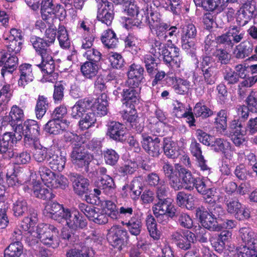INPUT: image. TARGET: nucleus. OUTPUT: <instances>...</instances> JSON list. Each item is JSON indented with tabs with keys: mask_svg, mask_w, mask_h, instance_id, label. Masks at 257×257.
Here are the masks:
<instances>
[{
	"mask_svg": "<svg viewBox=\"0 0 257 257\" xmlns=\"http://www.w3.org/2000/svg\"><path fill=\"white\" fill-rule=\"evenodd\" d=\"M27 203L23 198H19L14 202L13 211L15 216L23 215L27 211Z\"/></svg>",
	"mask_w": 257,
	"mask_h": 257,
	"instance_id": "e2e57ef3",
	"label": "nucleus"
},
{
	"mask_svg": "<svg viewBox=\"0 0 257 257\" xmlns=\"http://www.w3.org/2000/svg\"><path fill=\"white\" fill-rule=\"evenodd\" d=\"M255 245L246 244L236 248L238 257H257V249Z\"/></svg>",
	"mask_w": 257,
	"mask_h": 257,
	"instance_id": "4d7b16f0",
	"label": "nucleus"
},
{
	"mask_svg": "<svg viewBox=\"0 0 257 257\" xmlns=\"http://www.w3.org/2000/svg\"><path fill=\"white\" fill-rule=\"evenodd\" d=\"M38 172L44 185L48 188H52L55 174L44 166L40 167Z\"/></svg>",
	"mask_w": 257,
	"mask_h": 257,
	"instance_id": "ea45409f",
	"label": "nucleus"
},
{
	"mask_svg": "<svg viewBox=\"0 0 257 257\" xmlns=\"http://www.w3.org/2000/svg\"><path fill=\"white\" fill-rule=\"evenodd\" d=\"M253 48L249 44L242 42L236 46L233 54L237 59H243L248 56L252 52Z\"/></svg>",
	"mask_w": 257,
	"mask_h": 257,
	"instance_id": "49530a36",
	"label": "nucleus"
},
{
	"mask_svg": "<svg viewBox=\"0 0 257 257\" xmlns=\"http://www.w3.org/2000/svg\"><path fill=\"white\" fill-rule=\"evenodd\" d=\"M160 4L166 11H170L174 14L177 15L180 13V0H162Z\"/></svg>",
	"mask_w": 257,
	"mask_h": 257,
	"instance_id": "bf43d9fd",
	"label": "nucleus"
},
{
	"mask_svg": "<svg viewBox=\"0 0 257 257\" xmlns=\"http://www.w3.org/2000/svg\"><path fill=\"white\" fill-rule=\"evenodd\" d=\"M142 146L145 152L150 156L158 157L162 153V145L160 139L156 137H151L149 135L142 134Z\"/></svg>",
	"mask_w": 257,
	"mask_h": 257,
	"instance_id": "6e6552de",
	"label": "nucleus"
},
{
	"mask_svg": "<svg viewBox=\"0 0 257 257\" xmlns=\"http://www.w3.org/2000/svg\"><path fill=\"white\" fill-rule=\"evenodd\" d=\"M127 237V231L118 225H113L108 230L107 234V239L111 245L119 250L124 245L125 239Z\"/></svg>",
	"mask_w": 257,
	"mask_h": 257,
	"instance_id": "9b49d317",
	"label": "nucleus"
},
{
	"mask_svg": "<svg viewBox=\"0 0 257 257\" xmlns=\"http://www.w3.org/2000/svg\"><path fill=\"white\" fill-rule=\"evenodd\" d=\"M66 162V158L65 156L61 154L58 155L52 154L49 158L48 164L52 170L61 172L64 169Z\"/></svg>",
	"mask_w": 257,
	"mask_h": 257,
	"instance_id": "4c0bfd02",
	"label": "nucleus"
},
{
	"mask_svg": "<svg viewBox=\"0 0 257 257\" xmlns=\"http://www.w3.org/2000/svg\"><path fill=\"white\" fill-rule=\"evenodd\" d=\"M58 230L54 226L48 224H39L33 232L34 239L33 241H37V238L45 245H48L53 248L57 247L60 243Z\"/></svg>",
	"mask_w": 257,
	"mask_h": 257,
	"instance_id": "7ed1b4c3",
	"label": "nucleus"
},
{
	"mask_svg": "<svg viewBox=\"0 0 257 257\" xmlns=\"http://www.w3.org/2000/svg\"><path fill=\"white\" fill-rule=\"evenodd\" d=\"M191 83L189 81L179 78L177 80L174 88L176 93L179 94H184L191 89Z\"/></svg>",
	"mask_w": 257,
	"mask_h": 257,
	"instance_id": "0e129e2a",
	"label": "nucleus"
},
{
	"mask_svg": "<svg viewBox=\"0 0 257 257\" xmlns=\"http://www.w3.org/2000/svg\"><path fill=\"white\" fill-rule=\"evenodd\" d=\"M96 1L97 3V20L107 26L110 25L114 17L113 5L107 0Z\"/></svg>",
	"mask_w": 257,
	"mask_h": 257,
	"instance_id": "9d476101",
	"label": "nucleus"
},
{
	"mask_svg": "<svg viewBox=\"0 0 257 257\" xmlns=\"http://www.w3.org/2000/svg\"><path fill=\"white\" fill-rule=\"evenodd\" d=\"M35 177V175H31L28 184L24 188L25 190L33 194V195L37 198L44 200L53 199L54 195L51 192L52 188L49 189L46 188L45 185H43L40 180H36Z\"/></svg>",
	"mask_w": 257,
	"mask_h": 257,
	"instance_id": "423d86ee",
	"label": "nucleus"
},
{
	"mask_svg": "<svg viewBox=\"0 0 257 257\" xmlns=\"http://www.w3.org/2000/svg\"><path fill=\"white\" fill-rule=\"evenodd\" d=\"M146 223L150 236L154 240H159L161 236V232L157 228V224L155 218L151 215H148Z\"/></svg>",
	"mask_w": 257,
	"mask_h": 257,
	"instance_id": "79ce46f5",
	"label": "nucleus"
},
{
	"mask_svg": "<svg viewBox=\"0 0 257 257\" xmlns=\"http://www.w3.org/2000/svg\"><path fill=\"white\" fill-rule=\"evenodd\" d=\"M19 70L20 77L18 81V85L24 88L26 85L33 80L32 68L31 65L24 64L20 66Z\"/></svg>",
	"mask_w": 257,
	"mask_h": 257,
	"instance_id": "2f4dec72",
	"label": "nucleus"
},
{
	"mask_svg": "<svg viewBox=\"0 0 257 257\" xmlns=\"http://www.w3.org/2000/svg\"><path fill=\"white\" fill-rule=\"evenodd\" d=\"M48 106L47 98L43 95L38 96L36 107L35 112L38 118H42L45 114Z\"/></svg>",
	"mask_w": 257,
	"mask_h": 257,
	"instance_id": "5fc2aeb1",
	"label": "nucleus"
},
{
	"mask_svg": "<svg viewBox=\"0 0 257 257\" xmlns=\"http://www.w3.org/2000/svg\"><path fill=\"white\" fill-rule=\"evenodd\" d=\"M23 252L21 242L16 241L11 243L5 250V257H20Z\"/></svg>",
	"mask_w": 257,
	"mask_h": 257,
	"instance_id": "3c124183",
	"label": "nucleus"
},
{
	"mask_svg": "<svg viewBox=\"0 0 257 257\" xmlns=\"http://www.w3.org/2000/svg\"><path fill=\"white\" fill-rule=\"evenodd\" d=\"M40 135V126L38 122L33 119L26 120L23 124L17 126L15 133H6L0 140V153H10L11 148L21 140L22 135L24 136L26 144H32L38 141L37 137Z\"/></svg>",
	"mask_w": 257,
	"mask_h": 257,
	"instance_id": "f257e3e1",
	"label": "nucleus"
},
{
	"mask_svg": "<svg viewBox=\"0 0 257 257\" xmlns=\"http://www.w3.org/2000/svg\"><path fill=\"white\" fill-rule=\"evenodd\" d=\"M147 73L150 76H153L158 70L157 63L151 54L144 56L143 59Z\"/></svg>",
	"mask_w": 257,
	"mask_h": 257,
	"instance_id": "6e6d98bb",
	"label": "nucleus"
},
{
	"mask_svg": "<svg viewBox=\"0 0 257 257\" xmlns=\"http://www.w3.org/2000/svg\"><path fill=\"white\" fill-rule=\"evenodd\" d=\"M97 186L104 190L105 193L108 194L114 187V183L111 177L108 175L103 176L97 182Z\"/></svg>",
	"mask_w": 257,
	"mask_h": 257,
	"instance_id": "052dcab7",
	"label": "nucleus"
},
{
	"mask_svg": "<svg viewBox=\"0 0 257 257\" xmlns=\"http://www.w3.org/2000/svg\"><path fill=\"white\" fill-rule=\"evenodd\" d=\"M227 112L224 110H221L217 112L214 120V125L218 132H224L227 127Z\"/></svg>",
	"mask_w": 257,
	"mask_h": 257,
	"instance_id": "603ef678",
	"label": "nucleus"
},
{
	"mask_svg": "<svg viewBox=\"0 0 257 257\" xmlns=\"http://www.w3.org/2000/svg\"><path fill=\"white\" fill-rule=\"evenodd\" d=\"M107 97L105 93H102L100 96L91 101L90 105V111L95 112L99 116H103L107 112Z\"/></svg>",
	"mask_w": 257,
	"mask_h": 257,
	"instance_id": "cd10ccee",
	"label": "nucleus"
},
{
	"mask_svg": "<svg viewBox=\"0 0 257 257\" xmlns=\"http://www.w3.org/2000/svg\"><path fill=\"white\" fill-rule=\"evenodd\" d=\"M128 88L123 89L122 91V96L124 103L126 105L130 104V106H135L140 99L141 89L139 86H128Z\"/></svg>",
	"mask_w": 257,
	"mask_h": 257,
	"instance_id": "b1692460",
	"label": "nucleus"
},
{
	"mask_svg": "<svg viewBox=\"0 0 257 257\" xmlns=\"http://www.w3.org/2000/svg\"><path fill=\"white\" fill-rule=\"evenodd\" d=\"M3 183V179L0 175V229L5 228L9 223L6 213L8 209V205L4 201L5 187Z\"/></svg>",
	"mask_w": 257,
	"mask_h": 257,
	"instance_id": "a878e982",
	"label": "nucleus"
},
{
	"mask_svg": "<svg viewBox=\"0 0 257 257\" xmlns=\"http://www.w3.org/2000/svg\"><path fill=\"white\" fill-rule=\"evenodd\" d=\"M102 211L105 213L108 217L112 219H117L118 210L116 204L111 201L106 200L102 204Z\"/></svg>",
	"mask_w": 257,
	"mask_h": 257,
	"instance_id": "13d9d810",
	"label": "nucleus"
},
{
	"mask_svg": "<svg viewBox=\"0 0 257 257\" xmlns=\"http://www.w3.org/2000/svg\"><path fill=\"white\" fill-rule=\"evenodd\" d=\"M126 127L121 123L113 121L110 122L107 133L110 138L116 141L122 142L126 139Z\"/></svg>",
	"mask_w": 257,
	"mask_h": 257,
	"instance_id": "dca6fc26",
	"label": "nucleus"
},
{
	"mask_svg": "<svg viewBox=\"0 0 257 257\" xmlns=\"http://www.w3.org/2000/svg\"><path fill=\"white\" fill-rule=\"evenodd\" d=\"M96 121L94 112L89 111L81 117L79 121V125L82 130H86L94 126Z\"/></svg>",
	"mask_w": 257,
	"mask_h": 257,
	"instance_id": "8fccbe9b",
	"label": "nucleus"
},
{
	"mask_svg": "<svg viewBox=\"0 0 257 257\" xmlns=\"http://www.w3.org/2000/svg\"><path fill=\"white\" fill-rule=\"evenodd\" d=\"M99 69L98 63L86 61L81 65V71L85 78L91 79L97 75Z\"/></svg>",
	"mask_w": 257,
	"mask_h": 257,
	"instance_id": "c9c22d12",
	"label": "nucleus"
},
{
	"mask_svg": "<svg viewBox=\"0 0 257 257\" xmlns=\"http://www.w3.org/2000/svg\"><path fill=\"white\" fill-rule=\"evenodd\" d=\"M163 147L165 154L169 158L174 159L180 155L177 143L169 138L164 139Z\"/></svg>",
	"mask_w": 257,
	"mask_h": 257,
	"instance_id": "e433bc0d",
	"label": "nucleus"
},
{
	"mask_svg": "<svg viewBox=\"0 0 257 257\" xmlns=\"http://www.w3.org/2000/svg\"><path fill=\"white\" fill-rule=\"evenodd\" d=\"M239 236L245 244L257 245V233H255L250 228L245 227L240 228Z\"/></svg>",
	"mask_w": 257,
	"mask_h": 257,
	"instance_id": "f704fd0d",
	"label": "nucleus"
},
{
	"mask_svg": "<svg viewBox=\"0 0 257 257\" xmlns=\"http://www.w3.org/2000/svg\"><path fill=\"white\" fill-rule=\"evenodd\" d=\"M193 113L196 117L202 118H206L213 114V111L201 102H198L195 104Z\"/></svg>",
	"mask_w": 257,
	"mask_h": 257,
	"instance_id": "680f3d73",
	"label": "nucleus"
},
{
	"mask_svg": "<svg viewBox=\"0 0 257 257\" xmlns=\"http://www.w3.org/2000/svg\"><path fill=\"white\" fill-rule=\"evenodd\" d=\"M60 223H65L69 228L76 230L83 228L87 226L86 219H83L79 212L75 208L69 209L66 208Z\"/></svg>",
	"mask_w": 257,
	"mask_h": 257,
	"instance_id": "39448f33",
	"label": "nucleus"
},
{
	"mask_svg": "<svg viewBox=\"0 0 257 257\" xmlns=\"http://www.w3.org/2000/svg\"><path fill=\"white\" fill-rule=\"evenodd\" d=\"M101 40L102 43L109 48L115 47L118 43L115 33L111 29H107L103 32Z\"/></svg>",
	"mask_w": 257,
	"mask_h": 257,
	"instance_id": "de8ad7c7",
	"label": "nucleus"
},
{
	"mask_svg": "<svg viewBox=\"0 0 257 257\" xmlns=\"http://www.w3.org/2000/svg\"><path fill=\"white\" fill-rule=\"evenodd\" d=\"M72 181L74 192L79 195L87 193L88 190L89 181L84 177L78 174L72 176Z\"/></svg>",
	"mask_w": 257,
	"mask_h": 257,
	"instance_id": "c756f323",
	"label": "nucleus"
},
{
	"mask_svg": "<svg viewBox=\"0 0 257 257\" xmlns=\"http://www.w3.org/2000/svg\"><path fill=\"white\" fill-rule=\"evenodd\" d=\"M177 203L180 206L185 207L188 209H191L194 206V197L191 194L179 192L177 195Z\"/></svg>",
	"mask_w": 257,
	"mask_h": 257,
	"instance_id": "c03bdc74",
	"label": "nucleus"
},
{
	"mask_svg": "<svg viewBox=\"0 0 257 257\" xmlns=\"http://www.w3.org/2000/svg\"><path fill=\"white\" fill-rule=\"evenodd\" d=\"M33 147L32 155L33 159L38 163H43L49 161L52 153L47 148L42 146L38 141L29 144Z\"/></svg>",
	"mask_w": 257,
	"mask_h": 257,
	"instance_id": "412c9836",
	"label": "nucleus"
},
{
	"mask_svg": "<svg viewBox=\"0 0 257 257\" xmlns=\"http://www.w3.org/2000/svg\"><path fill=\"white\" fill-rule=\"evenodd\" d=\"M190 148L192 155L195 157L196 161L201 170L203 171H206L209 173L210 168L207 165L206 161L202 155L200 145L194 141L192 142Z\"/></svg>",
	"mask_w": 257,
	"mask_h": 257,
	"instance_id": "c85d7f7f",
	"label": "nucleus"
},
{
	"mask_svg": "<svg viewBox=\"0 0 257 257\" xmlns=\"http://www.w3.org/2000/svg\"><path fill=\"white\" fill-rule=\"evenodd\" d=\"M26 177V175L23 173L15 171L10 174V173L8 172L7 174V182L9 186L14 188H18L25 183L27 185L29 182L27 181Z\"/></svg>",
	"mask_w": 257,
	"mask_h": 257,
	"instance_id": "473e14b6",
	"label": "nucleus"
},
{
	"mask_svg": "<svg viewBox=\"0 0 257 257\" xmlns=\"http://www.w3.org/2000/svg\"><path fill=\"white\" fill-rule=\"evenodd\" d=\"M52 2L53 0H43L42 2L41 15L42 19L45 21L52 19L56 12Z\"/></svg>",
	"mask_w": 257,
	"mask_h": 257,
	"instance_id": "58836bf2",
	"label": "nucleus"
},
{
	"mask_svg": "<svg viewBox=\"0 0 257 257\" xmlns=\"http://www.w3.org/2000/svg\"><path fill=\"white\" fill-rule=\"evenodd\" d=\"M9 55V57H8V55L3 56L0 61V66L2 64H4L1 71V74L3 77H5V76L12 77V72L16 69L18 64V58L13 54Z\"/></svg>",
	"mask_w": 257,
	"mask_h": 257,
	"instance_id": "4be33fe9",
	"label": "nucleus"
},
{
	"mask_svg": "<svg viewBox=\"0 0 257 257\" xmlns=\"http://www.w3.org/2000/svg\"><path fill=\"white\" fill-rule=\"evenodd\" d=\"M37 221V214L33 212L25 217L20 225V227L25 232L26 234H29L27 238L30 241H33V240H36L34 239L33 234L34 232H36V230H34V227Z\"/></svg>",
	"mask_w": 257,
	"mask_h": 257,
	"instance_id": "6ab92c4d",
	"label": "nucleus"
},
{
	"mask_svg": "<svg viewBox=\"0 0 257 257\" xmlns=\"http://www.w3.org/2000/svg\"><path fill=\"white\" fill-rule=\"evenodd\" d=\"M212 147L215 151L223 153L227 159L230 160L233 156L234 148L226 140L220 138L216 139L212 144Z\"/></svg>",
	"mask_w": 257,
	"mask_h": 257,
	"instance_id": "393cba45",
	"label": "nucleus"
},
{
	"mask_svg": "<svg viewBox=\"0 0 257 257\" xmlns=\"http://www.w3.org/2000/svg\"><path fill=\"white\" fill-rule=\"evenodd\" d=\"M62 205L51 201L47 203L43 210V214L58 222L62 219V215L65 210Z\"/></svg>",
	"mask_w": 257,
	"mask_h": 257,
	"instance_id": "aec40b11",
	"label": "nucleus"
},
{
	"mask_svg": "<svg viewBox=\"0 0 257 257\" xmlns=\"http://www.w3.org/2000/svg\"><path fill=\"white\" fill-rule=\"evenodd\" d=\"M121 223L127 227L132 235L137 236L141 231L142 223L140 219L132 217L127 222L121 221Z\"/></svg>",
	"mask_w": 257,
	"mask_h": 257,
	"instance_id": "09e8293b",
	"label": "nucleus"
},
{
	"mask_svg": "<svg viewBox=\"0 0 257 257\" xmlns=\"http://www.w3.org/2000/svg\"><path fill=\"white\" fill-rule=\"evenodd\" d=\"M91 100L85 98L77 101L71 108V115L74 118L82 117L90 107Z\"/></svg>",
	"mask_w": 257,
	"mask_h": 257,
	"instance_id": "7c9ffc66",
	"label": "nucleus"
},
{
	"mask_svg": "<svg viewBox=\"0 0 257 257\" xmlns=\"http://www.w3.org/2000/svg\"><path fill=\"white\" fill-rule=\"evenodd\" d=\"M152 210L158 221L164 224L168 222L169 218L176 216V208L173 200L170 198L159 199L153 205Z\"/></svg>",
	"mask_w": 257,
	"mask_h": 257,
	"instance_id": "20e7f679",
	"label": "nucleus"
},
{
	"mask_svg": "<svg viewBox=\"0 0 257 257\" xmlns=\"http://www.w3.org/2000/svg\"><path fill=\"white\" fill-rule=\"evenodd\" d=\"M122 116L123 118L126 120L127 123H130V125L132 127L136 129L138 131L141 132V127L140 126L138 128V123L139 121H138L137 110L135 106H130L125 110Z\"/></svg>",
	"mask_w": 257,
	"mask_h": 257,
	"instance_id": "72a5a7b5",
	"label": "nucleus"
},
{
	"mask_svg": "<svg viewBox=\"0 0 257 257\" xmlns=\"http://www.w3.org/2000/svg\"><path fill=\"white\" fill-rule=\"evenodd\" d=\"M13 94L10 84H6L0 90V106L3 110L6 109V105L10 100Z\"/></svg>",
	"mask_w": 257,
	"mask_h": 257,
	"instance_id": "864d4df0",
	"label": "nucleus"
},
{
	"mask_svg": "<svg viewBox=\"0 0 257 257\" xmlns=\"http://www.w3.org/2000/svg\"><path fill=\"white\" fill-rule=\"evenodd\" d=\"M169 25L163 22L159 25H154V27L151 28L152 30L154 31L156 33L157 37L160 40H166L167 35L166 31L169 29Z\"/></svg>",
	"mask_w": 257,
	"mask_h": 257,
	"instance_id": "774afa93",
	"label": "nucleus"
},
{
	"mask_svg": "<svg viewBox=\"0 0 257 257\" xmlns=\"http://www.w3.org/2000/svg\"><path fill=\"white\" fill-rule=\"evenodd\" d=\"M38 172L44 185L48 188H52L55 174L44 166L40 167Z\"/></svg>",
	"mask_w": 257,
	"mask_h": 257,
	"instance_id": "a19ab883",
	"label": "nucleus"
},
{
	"mask_svg": "<svg viewBox=\"0 0 257 257\" xmlns=\"http://www.w3.org/2000/svg\"><path fill=\"white\" fill-rule=\"evenodd\" d=\"M194 0L197 7H202L207 11L216 10L217 13L222 11L226 7V3L223 0Z\"/></svg>",
	"mask_w": 257,
	"mask_h": 257,
	"instance_id": "5701e85b",
	"label": "nucleus"
},
{
	"mask_svg": "<svg viewBox=\"0 0 257 257\" xmlns=\"http://www.w3.org/2000/svg\"><path fill=\"white\" fill-rule=\"evenodd\" d=\"M58 39L61 47L66 48L70 46V40L65 28L60 26L58 30Z\"/></svg>",
	"mask_w": 257,
	"mask_h": 257,
	"instance_id": "338daca9",
	"label": "nucleus"
},
{
	"mask_svg": "<svg viewBox=\"0 0 257 257\" xmlns=\"http://www.w3.org/2000/svg\"><path fill=\"white\" fill-rule=\"evenodd\" d=\"M150 52L159 59H162L166 64L179 68L180 66L181 59L179 49L172 44L166 48L164 44L159 41L154 40L151 43Z\"/></svg>",
	"mask_w": 257,
	"mask_h": 257,
	"instance_id": "f03ea898",
	"label": "nucleus"
},
{
	"mask_svg": "<svg viewBox=\"0 0 257 257\" xmlns=\"http://www.w3.org/2000/svg\"><path fill=\"white\" fill-rule=\"evenodd\" d=\"M42 62L38 65V67L44 73H52L54 72L55 69L54 61L53 59L51 52L46 55L43 54V56L41 57Z\"/></svg>",
	"mask_w": 257,
	"mask_h": 257,
	"instance_id": "a18cd8bd",
	"label": "nucleus"
},
{
	"mask_svg": "<svg viewBox=\"0 0 257 257\" xmlns=\"http://www.w3.org/2000/svg\"><path fill=\"white\" fill-rule=\"evenodd\" d=\"M196 215L199 217L200 223L204 228L211 231L221 230V226L218 224L215 215L209 213L206 209L201 207L196 210Z\"/></svg>",
	"mask_w": 257,
	"mask_h": 257,
	"instance_id": "4468645a",
	"label": "nucleus"
},
{
	"mask_svg": "<svg viewBox=\"0 0 257 257\" xmlns=\"http://www.w3.org/2000/svg\"><path fill=\"white\" fill-rule=\"evenodd\" d=\"M31 42L33 47L41 57L43 56V54L46 55L51 52L50 49L48 48V42L46 40L44 41L39 37H33L31 38Z\"/></svg>",
	"mask_w": 257,
	"mask_h": 257,
	"instance_id": "37998d69",
	"label": "nucleus"
},
{
	"mask_svg": "<svg viewBox=\"0 0 257 257\" xmlns=\"http://www.w3.org/2000/svg\"><path fill=\"white\" fill-rule=\"evenodd\" d=\"M216 192L214 188H208L202 195L207 202L213 203L214 202H221L223 201V196L215 195Z\"/></svg>",
	"mask_w": 257,
	"mask_h": 257,
	"instance_id": "69168bd1",
	"label": "nucleus"
},
{
	"mask_svg": "<svg viewBox=\"0 0 257 257\" xmlns=\"http://www.w3.org/2000/svg\"><path fill=\"white\" fill-rule=\"evenodd\" d=\"M142 187L141 178H137L132 181L130 185L126 184L124 185L122 190L125 196L130 195L132 199L135 200L138 199L141 195Z\"/></svg>",
	"mask_w": 257,
	"mask_h": 257,
	"instance_id": "bb28decb",
	"label": "nucleus"
},
{
	"mask_svg": "<svg viewBox=\"0 0 257 257\" xmlns=\"http://www.w3.org/2000/svg\"><path fill=\"white\" fill-rule=\"evenodd\" d=\"M181 44L183 49L189 51L195 48L197 30L192 23L185 24L181 27Z\"/></svg>",
	"mask_w": 257,
	"mask_h": 257,
	"instance_id": "1a4fd4ad",
	"label": "nucleus"
},
{
	"mask_svg": "<svg viewBox=\"0 0 257 257\" xmlns=\"http://www.w3.org/2000/svg\"><path fill=\"white\" fill-rule=\"evenodd\" d=\"M144 68L140 65L132 64L127 72L128 79L126 83L128 86H139L144 78Z\"/></svg>",
	"mask_w": 257,
	"mask_h": 257,
	"instance_id": "f3484780",
	"label": "nucleus"
},
{
	"mask_svg": "<svg viewBox=\"0 0 257 257\" xmlns=\"http://www.w3.org/2000/svg\"><path fill=\"white\" fill-rule=\"evenodd\" d=\"M172 239L177 246L185 250L190 249L195 240V234L189 230L179 229L172 234Z\"/></svg>",
	"mask_w": 257,
	"mask_h": 257,
	"instance_id": "ddd939ff",
	"label": "nucleus"
},
{
	"mask_svg": "<svg viewBox=\"0 0 257 257\" xmlns=\"http://www.w3.org/2000/svg\"><path fill=\"white\" fill-rule=\"evenodd\" d=\"M78 208L90 220L96 223L103 224L108 222V216L98 208L83 203L79 204Z\"/></svg>",
	"mask_w": 257,
	"mask_h": 257,
	"instance_id": "f8f14e48",
	"label": "nucleus"
},
{
	"mask_svg": "<svg viewBox=\"0 0 257 257\" xmlns=\"http://www.w3.org/2000/svg\"><path fill=\"white\" fill-rule=\"evenodd\" d=\"M176 169L178 170L179 179H173L170 182L171 186L175 190H179L182 188L186 189L191 190L195 185L194 179L191 173L184 168L177 165Z\"/></svg>",
	"mask_w": 257,
	"mask_h": 257,
	"instance_id": "0eeeda50",
	"label": "nucleus"
},
{
	"mask_svg": "<svg viewBox=\"0 0 257 257\" xmlns=\"http://www.w3.org/2000/svg\"><path fill=\"white\" fill-rule=\"evenodd\" d=\"M72 163L79 168L86 167L93 159V156L88 153L83 147L79 146L73 148L71 154Z\"/></svg>",
	"mask_w": 257,
	"mask_h": 257,
	"instance_id": "2eb2a0df",
	"label": "nucleus"
},
{
	"mask_svg": "<svg viewBox=\"0 0 257 257\" xmlns=\"http://www.w3.org/2000/svg\"><path fill=\"white\" fill-rule=\"evenodd\" d=\"M70 122L65 119H53L45 125V130L50 134L58 135L69 127Z\"/></svg>",
	"mask_w": 257,
	"mask_h": 257,
	"instance_id": "a211bd4d",
	"label": "nucleus"
}]
</instances>
